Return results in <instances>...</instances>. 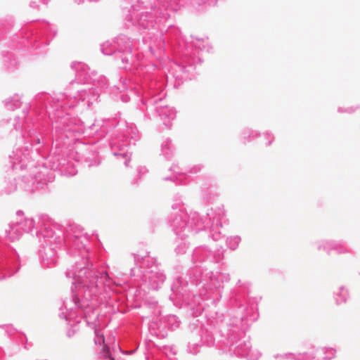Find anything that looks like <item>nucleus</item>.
Wrapping results in <instances>:
<instances>
[{
    "mask_svg": "<svg viewBox=\"0 0 360 360\" xmlns=\"http://www.w3.org/2000/svg\"><path fill=\"white\" fill-rule=\"evenodd\" d=\"M105 360H115L114 359L111 358L109 354H108V352H107L105 355Z\"/></svg>",
    "mask_w": 360,
    "mask_h": 360,
    "instance_id": "obj_1",
    "label": "nucleus"
}]
</instances>
